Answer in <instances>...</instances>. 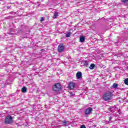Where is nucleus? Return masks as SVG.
I'll return each instance as SVG.
<instances>
[{
    "instance_id": "obj_1",
    "label": "nucleus",
    "mask_w": 128,
    "mask_h": 128,
    "mask_svg": "<svg viewBox=\"0 0 128 128\" xmlns=\"http://www.w3.org/2000/svg\"><path fill=\"white\" fill-rule=\"evenodd\" d=\"M114 94L110 92H107L104 93L103 95V100L105 102H108L109 100H111L112 99V96Z\"/></svg>"
},
{
    "instance_id": "obj_2",
    "label": "nucleus",
    "mask_w": 128,
    "mask_h": 128,
    "mask_svg": "<svg viewBox=\"0 0 128 128\" xmlns=\"http://www.w3.org/2000/svg\"><path fill=\"white\" fill-rule=\"evenodd\" d=\"M53 91L56 94H58L59 92L62 90V85L60 83H56L52 88Z\"/></svg>"
},
{
    "instance_id": "obj_3",
    "label": "nucleus",
    "mask_w": 128,
    "mask_h": 128,
    "mask_svg": "<svg viewBox=\"0 0 128 128\" xmlns=\"http://www.w3.org/2000/svg\"><path fill=\"white\" fill-rule=\"evenodd\" d=\"M14 122V120H12V117L10 115H8L5 118L4 124H10Z\"/></svg>"
},
{
    "instance_id": "obj_4",
    "label": "nucleus",
    "mask_w": 128,
    "mask_h": 128,
    "mask_svg": "<svg viewBox=\"0 0 128 128\" xmlns=\"http://www.w3.org/2000/svg\"><path fill=\"white\" fill-rule=\"evenodd\" d=\"M92 112V108L90 107L87 108L85 110V114L86 116H88L89 114H90Z\"/></svg>"
},
{
    "instance_id": "obj_5",
    "label": "nucleus",
    "mask_w": 128,
    "mask_h": 128,
    "mask_svg": "<svg viewBox=\"0 0 128 128\" xmlns=\"http://www.w3.org/2000/svg\"><path fill=\"white\" fill-rule=\"evenodd\" d=\"M76 87V84L74 82H70L68 84V88L69 90H74V88Z\"/></svg>"
},
{
    "instance_id": "obj_6",
    "label": "nucleus",
    "mask_w": 128,
    "mask_h": 128,
    "mask_svg": "<svg viewBox=\"0 0 128 128\" xmlns=\"http://www.w3.org/2000/svg\"><path fill=\"white\" fill-rule=\"evenodd\" d=\"M64 50V46L62 44H60L58 46V52H63Z\"/></svg>"
},
{
    "instance_id": "obj_7",
    "label": "nucleus",
    "mask_w": 128,
    "mask_h": 128,
    "mask_svg": "<svg viewBox=\"0 0 128 128\" xmlns=\"http://www.w3.org/2000/svg\"><path fill=\"white\" fill-rule=\"evenodd\" d=\"M82 72H78L76 73V76L78 80H80V78H82Z\"/></svg>"
},
{
    "instance_id": "obj_8",
    "label": "nucleus",
    "mask_w": 128,
    "mask_h": 128,
    "mask_svg": "<svg viewBox=\"0 0 128 128\" xmlns=\"http://www.w3.org/2000/svg\"><path fill=\"white\" fill-rule=\"evenodd\" d=\"M86 40V38H84V36H82L80 37V42H84V40Z\"/></svg>"
},
{
    "instance_id": "obj_9",
    "label": "nucleus",
    "mask_w": 128,
    "mask_h": 128,
    "mask_svg": "<svg viewBox=\"0 0 128 128\" xmlns=\"http://www.w3.org/2000/svg\"><path fill=\"white\" fill-rule=\"evenodd\" d=\"M95 66H96V65H94V64H92L90 65V66L89 67V68H90V70H94V68Z\"/></svg>"
},
{
    "instance_id": "obj_10",
    "label": "nucleus",
    "mask_w": 128,
    "mask_h": 128,
    "mask_svg": "<svg viewBox=\"0 0 128 128\" xmlns=\"http://www.w3.org/2000/svg\"><path fill=\"white\" fill-rule=\"evenodd\" d=\"M27 90H28V89H26V87H23L22 88V92H27Z\"/></svg>"
},
{
    "instance_id": "obj_11",
    "label": "nucleus",
    "mask_w": 128,
    "mask_h": 128,
    "mask_svg": "<svg viewBox=\"0 0 128 128\" xmlns=\"http://www.w3.org/2000/svg\"><path fill=\"white\" fill-rule=\"evenodd\" d=\"M58 16V13L57 12H56L55 13H54L53 18H56V17Z\"/></svg>"
},
{
    "instance_id": "obj_12",
    "label": "nucleus",
    "mask_w": 128,
    "mask_h": 128,
    "mask_svg": "<svg viewBox=\"0 0 128 128\" xmlns=\"http://www.w3.org/2000/svg\"><path fill=\"white\" fill-rule=\"evenodd\" d=\"M84 66H88V62L87 60H85L84 64Z\"/></svg>"
},
{
    "instance_id": "obj_13",
    "label": "nucleus",
    "mask_w": 128,
    "mask_h": 128,
    "mask_svg": "<svg viewBox=\"0 0 128 128\" xmlns=\"http://www.w3.org/2000/svg\"><path fill=\"white\" fill-rule=\"evenodd\" d=\"M112 86L113 88H116L118 86V84L116 83H114Z\"/></svg>"
},
{
    "instance_id": "obj_14",
    "label": "nucleus",
    "mask_w": 128,
    "mask_h": 128,
    "mask_svg": "<svg viewBox=\"0 0 128 128\" xmlns=\"http://www.w3.org/2000/svg\"><path fill=\"white\" fill-rule=\"evenodd\" d=\"M124 82L125 84H126V86H128V78H126L124 80Z\"/></svg>"
},
{
    "instance_id": "obj_15",
    "label": "nucleus",
    "mask_w": 128,
    "mask_h": 128,
    "mask_svg": "<svg viewBox=\"0 0 128 128\" xmlns=\"http://www.w3.org/2000/svg\"><path fill=\"white\" fill-rule=\"evenodd\" d=\"M116 108L114 107H111L110 108V110L112 112H114V109Z\"/></svg>"
},
{
    "instance_id": "obj_16",
    "label": "nucleus",
    "mask_w": 128,
    "mask_h": 128,
    "mask_svg": "<svg viewBox=\"0 0 128 128\" xmlns=\"http://www.w3.org/2000/svg\"><path fill=\"white\" fill-rule=\"evenodd\" d=\"M70 32H69L68 34H66V38H70Z\"/></svg>"
},
{
    "instance_id": "obj_17",
    "label": "nucleus",
    "mask_w": 128,
    "mask_h": 128,
    "mask_svg": "<svg viewBox=\"0 0 128 128\" xmlns=\"http://www.w3.org/2000/svg\"><path fill=\"white\" fill-rule=\"evenodd\" d=\"M74 96V94L71 92L70 93V96Z\"/></svg>"
},
{
    "instance_id": "obj_18",
    "label": "nucleus",
    "mask_w": 128,
    "mask_h": 128,
    "mask_svg": "<svg viewBox=\"0 0 128 128\" xmlns=\"http://www.w3.org/2000/svg\"><path fill=\"white\" fill-rule=\"evenodd\" d=\"M44 18L43 17L41 18L40 22H44Z\"/></svg>"
},
{
    "instance_id": "obj_19",
    "label": "nucleus",
    "mask_w": 128,
    "mask_h": 128,
    "mask_svg": "<svg viewBox=\"0 0 128 128\" xmlns=\"http://www.w3.org/2000/svg\"><path fill=\"white\" fill-rule=\"evenodd\" d=\"M122 2H128V0H122Z\"/></svg>"
},
{
    "instance_id": "obj_20",
    "label": "nucleus",
    "mask_w": 128,
    "mask_h": 128,
    "mask_svg": "<svg viewBox=\"0 0 128 128\" xmlns=\"http://www.w3.org/2000/svg\"><path fill=\"white\" fill-rule=\"evenodd\" d=\"M80 128H86V126L84 125H82Z\"/></svg>"
},
{
    "instance_id": "obj_21",
    "label": "nucleus",
    "mask_w": 128,
    "mask_h": 128,
    "mask_svg": "<svg viewBox=\"0 0 128 128\" xmlns=\"http://www.w3.org/2000/svg\"><path fill=\"white\" fill-rule=\"evenodd\" d=\"M62 124H68V122L64 120V122H62Z\"/></svg>"
},
{
    "instance_id": "obj_22",
    "label": "nucleus",
    "mask_w": 128,
    "mask_h": 128,
    "mask_svg": "<svg viewBox=\"0 0 128 128\" xmlns=\"http://www.w3.org/2000/svg\"><path fill=\"white\" fill-rule=\"evenodd\" d=\"M112 116H110V117H109V120H112Z\"/></svg>"
}]
</instances>
